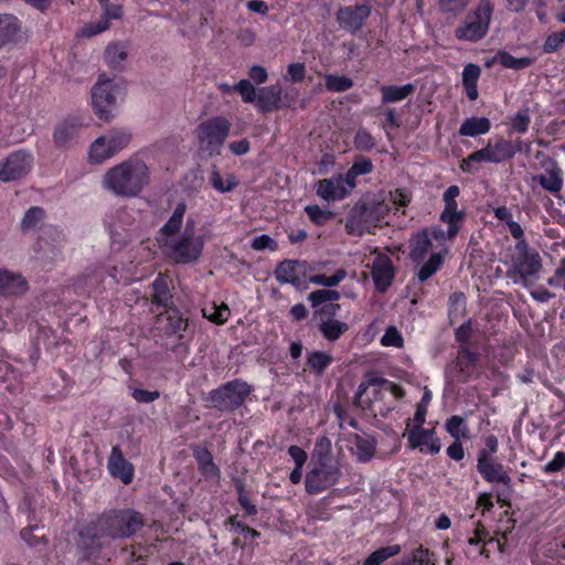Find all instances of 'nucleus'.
I'll return each instance as SVG.
<instances>
[{
    "label": "nucleus",
    "instance_id": "49530a36",
    "mask_svg": "<svg viewBox=\"0 0 565 565\" xmlns=\"http://www.w3.org/2000/svg\"><path fill=\"white\" fill-rule=\"evenodd\" d=\"M44 218V211L41 207H30L21 221V228L23 232H31L36 230Z\"/></svg>",
    "mask_w": 565,
    "mask_h": 565
},
{
    "label": "nucleus",
    "instance_id": "79ce46f5",
    "mask_svg": "<svg viewBox=\"0 0 565 565\" xmlns=\"http://www.w3.org/2000/svg\"><path fill=\"white\" fill-rule=\"evenodd\" d=\"M478 360V354L469 351L468 349H461L457 356V366L460 370L458 380L466 382L470 375L469 369L472 367Z\"/></svg>",
    "mask_w": 565,
    "mask_h": 565
},
{
    "label": "nucleus",
    "instance_id": "c85d7f7f",
    "mask_svg": "<svg viewBox=\"0 0 565 565\" xmlns=\"http://www.w3.org/2000/svg\"><path fill=\"white\" fill-rule=\"evenodd\" d=\"M26 290L24 278L12 270L0 269V295H20Z\"/></svg>",
    "mask_w": 565,
    "mask_h": 565
},
{
    "label": "nucleus",
    "instance_id": "393cba45",
    "mask_svg": "<svg viewBox=\"0 0 565 565\" xmlns=\"http://www.w3.org/2000/svg\"><path fill=\"white\" fill-rule=\"evenodd\" d=\"M489 546H495L500 550V543L493 539L487 540V532L482 526H478L475 530L473 536L468 539V548L466 554L469 557H476L478 555L489 557Z\"/></svg>",
    "mask_w": 565,
    "mask_h": 565
},
{
    "label": "nucleus",
    "instance_id": "412c9836",
    "mask_svg": "<svg viewBox=\"0 0 565 565\" xmlns=\"http://www.w3.org/2000/svg\"><path fill=\"white\" fill-rule=\"evenodd\" d=\"M107 468L111 477L119 479L124 484L134 480V466L125 459L119 446H114L108 458Z\"/></svg>",
    "mask_w": 565,
    "mask_h": 565
},
{
    "label": "nucleus",
    "instance_id": "b1692460",
    "mask_svg": "<svg viewBox=\"0 0 565 565\" xmlns=\"http://www.w3.org/2000/svg\"><path fill=\"white\" fill-rule=\"evenodd\" d=\"M317 194L328 202L341 201L349 195L343 188L341 174L320 180L317 184Z\"/></svg>",
    "mask_w": 565,
    "mask_h": 565
},
{
    "label": "nucleus",
    "instance_id": "338daca9",
    "mask_svg": "<svg viewBox=\"0 0 565 565\" xmlns=\"http://www.w3.org/2000/svg\"><path fill=\"white\" fill-rule=\"evenodd\" d=\"M288 455L294 460L296 467H303L308 459L307 452L299 446L292 445L288 448Z\"/></svg>",
    "mask_w": 565,
    "mask_h": 565
},
{
    "label": "nucleus",
    "instance_id": "603ef678",
    "mask_svg": "<svg viewBox=\"0 0 565 565\" xmlns=\"http://www.w3.org/2000/svg\"><path fill=\"white\" fill-rule=\"evenodd\" d=\"M340 299V292L332 289H319L312 291L308 296V300L311 302L312 307H318L326 302H332Z\"/></svg>",
    "mask_w": 565,
    "mask_h": 565
},
{
    "label": "nucleus",
    "instance_id": "7c9ffc66",
    "mask_svg": "<svg viewBox=\"0 0 565 565\" xmlns=\"http://www.w3.org/2000/svg\"><path fill=\"white\" fill-rule=\"evenodd\" d=\"M193 456L195 460L198 461L199 469L201 473L212 480H218L220 479V469L216 467V465L213 461L212 454L210 450L205 447L196 446L193 449Z\"/></svg>",
    "mask_w": 565,
    "mask_h": 565
},
{
    "label": "nucleus",
    "instance_id": "864d4df0",
    "mask_svg": "<svg viewBox=\"0 0 565 565\" xmlns=\"http://www.w3.org/2000/svg\"><path fill=\"white\" fill-rule=\"evenodd\" d=\"M305 211L310 221L319 226L327 224L333 217V213L331 211L322 210L318 205H308Z\"/></svg>",
    "mask_w": 565,
    "mask_h": 565
},
{
    "label": "nucleus",
    "instance_id": "4d7b16f0",
    "mask_svg": "<svg viewBox=\"0 0 565 565\" xmlns=\"http://www.w3.org/2000/svg\"><path fill=\"white\" fill-rule=\"evenodd\" d=\"M354 146L361 151H369L375 147V140L367 130L359 129L354 137Z\"/></svg>",
    "mask_w": 565,
    "mask_h": 565
},
{
    "label": "nucleus",
    "instance_id": "8fccbe9b",
    "mask_svg": "<svg viewBox=\"0 0 565 565\" xmlns=\"http://www.w3.org/2000/svg\"><path fill=\"white\" fill-rule=\"evenodd\" d=\"M324 79L326 88L330 92L341 93L353 86V81L344 75L328 74Z\"/></svg>",
    "mask_w": 565,
    "mask_h": 565
},
{
    "label": "nucleus",
    "instance_id": "6e6552de",
    "mask_svg": "<svg viewBox=\"0 0 565 565\" xmlns=\"http://www.w3.org/2000/svg\"><path fill=\"white\" fill-rule=\"evenodd\" d=\"M493 11L494 6L491 0L479 1L456 28V39L471 43L482 40L488 34Z\"/></svg>",
    "mask_w": 565,
    "mask_h": 565
},
{
    "label": "nucleus",
    "instance_id": "9b49d317",
    "mask_svg": "<svg viewBox=\"0 0 565 565\" xmlns=\"http://www.w3.org/2000/svg\"><path fill=\"white\" fill-rule=\"evenodd\" d=\"M391 210L392 206L385 202H377L363 206L361 210H353L348 218L345 228L350 234L363 235L370 232L376 223L381 222Z\"/></svg>",
    "mask_w": 565,
    "mask_h": 565
},
{
    "label": "nucleus",
    "instance_id": "5fc2aeb1",
    "mask_svg": "<svg viewBox=\"0 0 565 565\" xmlns=\"http://www.w3.org/2000/svg\"><path fill=\"white\" fill-rule=\"evenodd\" d=\"M235 92L239 93L243 102L245 103H255L257 99V94L255 87L252 85L248 79H241L238 83L234 85Z\"/></svg>",
    "mask_w": 565,
    "mask_h": 565
},
{
    "label": "nucleus",
    "instance_id": "a18cd8bd",
    "mask_svg": "<svg viewBox=\"0 0 565 565\" xmlns=\"http://www.w3.org/2000/svg\"><path fill=\"white\" fill-rule=\"evenodd\" d=\"M210 182L212 186L221 193L230 192L237 185L234 175L226 174L223 177L216 169L212 170Z\"/></svg>",
    "mask_w": 565,
    "mask_h": 565
},
{
    "label": "nucleus",
    "instance_id": "bb28decb",
    "mask_svg": "<svg viewBox=\"0 0 565 565\" xmlns=\"http://www.w3.org/2000/svg\"><path fill=\"white\" fill-rule=\"evenodd\" d=\"M369 390H372V393L374 395L377 394L379 392H385V393H390L395 398H399L403 396V390L395 383L387 381L385 379H373V380H370L367 385L362 383L359 386L356 399L362 407H365V405H364L365 403L362 399L363 394Z\"/></svg>",
    "mask_w": 565,
    "mask_h": 565
},
{
    "label": "nucleus",
    "instance_id": "ddd939ff",
    "mask_svg": "<svg viewBox=\"0 0 565 565\" xmlns=\"http://www.w3.org/2000/svg\"><path fill=\"white\" fill-rule=\"evenodd\" d=\"M250 386L242 381L234 380L211 393V399L223 409H236L242 406L250 393Z\"/></svg>",
    "mask_w": 565,
    "mask_h": 565
},
{
    "label": "nucleus",
    "instance_id": "c9c22d12",
    "mask_svg": "<svg viewBox=\"0 0 565 565\" xmlns=\"http://www.w3.org/2000/svg\"><path fill=\"white\" fill-rule=\"evenodd\" d=\"M382 103H397L404 100L415 92V86L411 83L395 86V85H383L381 88Z\"/></svg>",
    "mask_w": 565,
    "mask_h": 565
},
{
    "label": "nucleus",
    "instance_id": "a19ab883",
    "mask_svg": "<svg viewBox=\"0 0 565 565\" xmlns=\"http://www.w3.org/2000/svg\"><path fill=\"white\" fill-rule=\"evenodd\" d=\"M447 433L455 439H468L470 437V430L467 422L458 415L449 417L445 423Z\"/></svg>",
    "mask_w": 565,
    "mask_h": 565
},
{
    "label": "nucleus",
    "instance_id": "cd10ccee",
    "mask_svg": "<svg viewBox=\"0 0 565 565\" xmlns=\"http://www.w3.org/2000/svg\"><path fill=\"white\" fill-rule=\"evenodd\" d=\"M533 183H539L544 190L550 193L557 194L563 188V172L562 169L552 164L545 170V173L533 175Z\"/></svg>",
    "mask_w": 565,
    "mask_h": 565
},
{
    "label": "nucleus",
    "instance_id": "0e129e2a",
    "mask_svg": "<svg viewBox=\"0 0 565 565\" xmlns=\"http://www.w3.org/2000/svg\"><path fill=\"white\" fill-rule=\"evenodd\" d=\"M160 396L158 391H147L141 388H136L132 392V397L138 403H151L158 399Z\"/></svg>",
    "mask_w": 565,
    "mask_h": 565
},
{
    "label": "nucleus",
    "instance_id": "58836bf2",
    "mask_svg": "<svg viewBox=\"0 0 565 565\" xmlns=\"http://www.w3.org/2000/svg\"><path fill=\"white\" fill-rule=\"evenodd\" d=\"M348 330V323L332 318L322 320L319 323V331L321 332L324 339L331 342L337 341Z\"/></svg>",
    "mask_w": 565,
    "mask_h": 565
},
{
    "label": "nucleus",
    "instance_id": "4c0bfd02",
    "mask_svg": "<svg viewBox=\"0 0 565 565\" xmlns=\"http://www.w3.org/2000/svg\"><path fill=\"white\" fill-rule=\"evenodd\" d=\"M535 62L532 57H514L505 51H499L491 63H499L504 68L521 71L530 67Z\"/></svg>",
    "mask_w": 565,
    "mask_h": 565
},
{
    "label": "nucleus",
    "instance_id": "2eb2a0df",
    "mask_svg": "<svg viewBox=\"0 0 565 565\" xmlns=\"http://www.w3.org/2000/svg\"><path fill=\"white\" fill-rule=\"evenodd\" d=\"M511 267L522 278L536 275L542 265L537 252L532 250L526 241L516 242L515 254L512 256Z\"/></svg>",
    "mask_w": 565,
    "mask_h": 565
},
{
    "label": "nucleus",
    "instance_id": "9d476101",
    "mask_svg": "<svg viewBox=\"0 0 565 565\" xmlns=\"http://www.w3.org/2000/svg\"><path fill=\"white\" fill-rule=\"evenodd\" d=\"M130 141L131 132L128 129L114 128L92 142L88 161L92 164H102L126 149Z\"/></svg>",
    "mask_w": 565,
    "mask_h": 565
},
{
    "label": "nucleus",
    "instance_id": "473e14b6",
    "mask_svg": "<svg viewBox=\"0 0 565 565\" xmlns=\"http://www.w3.org/2000/svg\"><path fill=\"white\" fill-rule=\"evenodd\" d=\"M375 448L376 441L373 437L355 435L353 456L358 461L369 462L374 457Z\"/></svg>",
    "mask_w": 565,
    "mask_h": 565
},
{
    "label": "nucleus",
    "instance_id": "39448f33",
    "mask_svg": "<svg viewBox=\"0 0 565 565\" xmlns=\"http://www.w3.org/2000/svg\"><path fill=\"white\" fill-rule=\"evenodd\" d=\"M126 86L121 79L109 78L105 74L99 75L97 83L92 88V106L95 115L109 121L124 100Z\"/></svg>",
    "mask_w": 565,
    "mask_h": 565
},
{
    "label": "nucleus",
    "instance_id": "3c124183",
    "mask_svg": "<svg viewBox=\"0 0 565 565\" xmlns=\"http://www.w3.org/2000/svg\"><path fill=\"white\" fill-rule=\"evenodd\" d=\"M530 124L531 116L529 108L521 109L511 118L509 134L518 132L524 135L529 130Z\"/></svg>",
    "mask_w": 565,
    "mask_h": 565
},
{
    "label": "nucleus",
    "instance_id": "1a4fd4ad",
    "mask_svg": "<svg viewBox=\"0 0 565 565\" xmlns=\"http://www.w3.org/2000/svg\"><path fill=\"white\" fill-rule=\"evenodd\" d=\"M341 476L339 462L328 454H319L306 476V491L309 494H318L337 484Z\"/></svg>",
    "mask_w": 565,
    "mask_h": 565
},
{
    "label": "nucleus",
    "instance_id": "c756f323",
    "mask_svg": "<svg viewBox=\"0 0 565 565\" xmlns=\"http://www.w3.org/2000/svg\"><path fill=\"white\" fill-rule=\"evenodd\" d=\"M83 128L78 118H67L62 121L54 131V141L58 147H65L72 142Z\"/></svg>",
    "mask_w": 565,
    "mask_h": 565
},
{
    "label": "nucleus",
    "instance_id": "f257e3e1",
    "mask_svg": "<svg viewBox=\"0 0 565 565\" xmlns=\"http://www.w3.org/2000/svg\"><path fill=\"white\" fill-rule=\"evenodd\" d=\"M185 209V204H178L157 237L163 254L175 264L196 262L204 247V238L193 220H188L182 227Z\"/></svg>",
    "mask_w": 565,
    "mask_h": 565
},
{
    "label": "nucleus",
    "instance_id": "72a5a7b5",
    "mask_svg": "<svg viewBox=\"0 0 565 565\" xmlns=\"http://www.w3.org/2000/svg\"><path fill=\"white\" fill-rule=\"evenodd\" d=\"M20 22L12 14H0V47L14 41L20 32Z\"/></svg>",
    "mask_w": 565,
    "mask_h": 565
},
{
    "label": "nucleus",
    "instance_id": "423d86ee",
    "mask_svg": "<svg viewBox=\"0 0 565 565\" xmlns=\"http://www.w3.org/2000/svg\"><path fill=\"white\" fill-rule=\"evenodd\" d=\"M231 122L224 116H212L201 121L195 129L198 150L207 157L218 156L230 136Z\"/></svg>",
    "mask_w": 565,
    "mask_h": 565
},
{
    "label": "nucleus",
    "instance_id": "0eeeda50",
    "mask_svg": "<svg viewBox=\"0 0 565 565\" xmlns=\"http://www.w3.org/2000/svg\"><path fill=\"white\" fill-rule=\"evenodd\" d=\"M522 150L521 141H511L498 138L493 143L488 145L462 159L460 169L463 172L473 173L478 170L477 164L481 162L502 163L511 160L518 152Z\"/></svg>",
    "mask_w": 565,
    "mask_h": 565
},
{
    "label": "nucleus",
    "instance_id": "de8ad7c7",
    "mask_svg": "<svg viewBox=\"0 0 565 565\" xmlns=\"http://www.w3.org/2000/svg\"><path fill=\"white\" fill-rule=\"evenodd\" d=\"M152 299L159 306H167L170 299L167 279L162 276L156 278L152 282Z\"/></svg>",
    "mask_w": 565,
    "mask_h": 565
},
{
    "label": "nucleus",
    "instance_id": "052dcab7",
    "mask_svg": "<svg viewBox=\"0 0 565 565\" xmlns=\"http://www.w3.org/2000/svg\"><path fill=\"white\" fill-rule=\"evenodd\" d=\"M305 75H306V65L303 63H300V62L291 63L287 67V74L284 77V79L298 83L305 78Z\"/></svg>",
    "mask_w": 565,
    "mask_h": 565
},
{
    "label": "nucleus",
    "instance_id": "f8f14e48",
    "mask_svg": "<svg viewBox=\"0 0 565 565\" xmlns=\"http://www.w3.org/2000/svg\"><path fill=\"white\" fill-rule=\"evenodd\" d=\"M298 93L288 90L282 93L279 84L262 87L258 90L256 107L262 113H270L280 108H290L295 105Z\"/></svg>",
    "mask_w": 565,
    "mask_h": 565
},
{
    "label": "nucleus",
    "instance_id": "2f4dec72",
    "mask_svg": "<svg viewBox=\"0 0 565 565\" xmlns=\"http://www.w3.org/2000/svg\"><path fill=\"white\" fill-rule=\"evenodd\" d=\"M491 122L487 117H469L459 128V135L463 137H477L490 131Z\"/></svg>",
    "mask_w": 565,
    "mask_h": 565
},
{
    "label": "nucleus",
    "instance_id": "f3484780",
    "mask_svg": "<svg viewBox=\"0 0 565 565\" xmlns=\"http://www.w3.org/2000/svg\"><path fill=\"white\" fill-rule=\"evenodd\" d=\"M65 235L54 226L45 227L34 246L35 253L43 259H56L64 246Z\"/></svg>",
    "mask_w": 565,
    "mask_h": 565
},
{
    "label": "nucleus",
    "instance_id": "f03ea898",
    "mask_svg": "<svg viewBox=\"0 0 565 565\" xmlns=\"http://www.w3.org/2000/svg\"><path fill=\"white\" fill-rule=\"evenodd\" d=\"M460 194L458 185H450L443 194L445 207L440 214V221L448 225L447 231L440 227L433 228V237L439 242L440 250L434 253L428 262L419 268L417 277L424 282L433 277L443 266L449 252L448 242H452L465 220V212L458 209L457 198Z\"/></svg>",
    "mask_w": 565,
    "mask_h": 565
},
{
    "label": "nucleus",
    "instance_id": "dca6fc26",
    "mask_svg": "<svg viewBox=\"0 0 565 565\" xmlns=\"http://www.w3.org/2000/svg\"><path fill=\"white\" fill-rule=\"evenodd\" d=\"M403 436H407L411 449H418L420 452H428L430 455H436L441 449L440 440L434 429L419 426L412 427V424L407 423Z\"/></svg>",
    "mask_w": 565,
    "mask_h": 565
},
{
    "label": "nucleus",
    "instance_id": "4468645a",
    "mask_svg": "<svg viewBox=\"0 0 565 565\" xmlns=\"http://www.w3.org/2000/svg\"><path fill=\"white\" fill-rule=\"evenodd\" d=\"M32 166L31 153L23 150L14 151L0 160V180L4 182L19 180L31 171Z\"/></svg>",
    "mask_w": 565,
    "mask_h": 565
},
{
    "label": "nucleus",
    "instance_id": "ea45409f",
    "mask_svg": "<svg viewBox=\"0 0 565 565\" xmlns=\"http://www.w3.org/2000/svg\"><path fill=\"white\" fill-rule=\"evenodd\" d=\"M333 358L322 351H312L307 356V367L310 372L317 375H322L323 372L330 366Z\"/></svg>",
    "mask_w": 565,
    "mask_h": 565
},
{
    "label": "nucleus",
    "instance_id": "13d9d810",
    "mask_svg": "<svg viewBox=\"0 0 565 565\" xmlns=\"http://www.w3.org/2000/svg\"><path fill=\"white\" fill-rule=\"evenodd\" d=\"M381 343L384 347L402 348L403 337L395 327H388L381 339Z\"/></svg>",
    "mask_w": 565,
    "mask_h": 565
},
{
    "label": "nucleus",
    "instance_id": "a878e982",
    "mask_svg": "<svg viewBox=\"0 0 565 565\" xmlns=\"http://www.w3.org/2000/svg\"><path fill=\"white\" fill-rule=\"evenodd\" d=\"M128 44L126 42H110L104 52L106 65L115 71H122L128 60Z\"/></svg>",
    "mask_w": 565,
    "mask_h": 565
},
{
    "label": "nucleus",
    "instance_id": "bf43d9fd",
    "mask_svg": "<svg viewBox=\"0 0 565 565\" xmlns=\"http://www.w3.org/2000/svg\"><path fill=\"white\" fill-rule=\"evenodd\" d=\"M469 3V0H438L439 9L444 13H459Z\"/></svg>",
    "mask_w": 565,
    "mask_h": 565
},
{
    "label": "nucleus",
    "instance_id": "c03bdc74",
    "mask_svg": "<svg viewBox=\"0 0 565 565\" xmlns=\"http://www.w3.org/2000/svg\"><path fill=\"white\" fill-rule=\"evenodd\" d=\"M345 277L347 270L343 268H339L331 276H327L324 274L312 275L309 277V281L317 286L331 288L338 286Z\"/></svg>",
    "mask_w": 565,
    "mask_h": 565
},
{
    "label": "nucleus",
    "instance_id": "774afa93",
    "mask_svg": "<svg viewBox=\"0 0 565 565\" xmlns=\"http://www.w3.org/2000/svg\"><path fill=\"white\" fill-rule=\"evenodd\" d=\"M403 565H434L429 558L427 552L418 551L416 552L412 559L407 561Z\"/></svg>",
    "mask_w": 565,
    "mask_h": 565
},
{
    "label": "nucleus",
    "instance_id": "6e6d98bb",
    "mask_svg": "<svg viewBox=\"0 0 565 565\" xmlns=\"http://www.w3.org/2000/svg\"><path fill=\"white\" fill-rule=\"evenodd\" d=\"M565 43V29L559 32H554L550 34L543 46L542 50L544 53H554L556 52L563 44Z\"/></svg>",
    "mask_w": 565,
    "mask_h": 565
},
{
    "label": "nucleus",
    "instance_id": "6ab92c4d",
    "mask_svg": "<svg viewBox=\"0 0 565 565\" xmlns=\"http://www.w3.org/2000/svg\"><path fill=\"white\" fill-rule=\"evenodd\" d=\"M409 247L411 259L418 265L426 264L434 253L440 250L439 242L433 237V230L417 233L412 238Z\"/></svg>",
    "mask_w": 565,
    "mask_h": 565
},
{
    "label": "nucleus",
    "instance_id": "e433bc0d",
    "mask_svg": "<svg viewBox=\"0 0 565 565\" xmlns=\"http://www.w3.org/2000/svg\"><path fill=\"white\" fill-rule=\"evenodd\" d=\"M300 263L298 260H284L275 269V278L280 284H291L296 287L299 286V278L297 269Z\"/></svg>",
    "mask_w": 565,
    "mask_h": 565
},
{
    "label": "nucleus",
    "instance_id": "5701e85b",
    "mask_svg": "<svg viewBox=\"0 0 565 565\" xmlns=\"http://www.w3.org/2000/svg\"><path fill=\"white\" fill-rule=\"evenodd\" d=\"M372 277L377 290L385 291L387 289L394 277V268L388 256L384 254L375 256L372 264Z\"/></svg>",
    "mask_w": 565,
    "mask_h": 565
},
{
    "label": "nucleus",
    "instance_id": "f704fd0d",
    "mask_svg": "<svg viewBox=\"0 0 565 565\" xmlns=\"http://www.w3.org/2000/svg\"><path fill=\"white\" fill-rule=\"evenodd\" d=\"M481 74V68L477 64H468L462 71V84L466 90V95L470 100L478 98L477 83Z\"/></svg>",
    "mask_w": 565,
    "mask_h": 565
},
{
    "label": "nucleus",
    "instance_id": "69168bd1",
    "mask_svg": "<svg viewBox=\"0 0 565 565\" xmlns=\"http://www.w3.org/2000/svg\"><path fill=\"white\" fill-rule=\"evenodd\" d=\"M167 319L171 321L170 331L173 333L180 332L185 329V321L180 317L175 310L167 311Z\"/></svg>",
    "mask_w": 565,
    "mask_h": 565
},
{
    "label": "nucleus",
    "instance_id": "37998d69",
    "mask_svg": "<svg viewBox=\"0 0 565 565\" xmlns=\"http://www.w3.org/2000/svg\"><path fill=\"white\" fill-rule=\"evenodd\" d=\"M203 316L212 322L222 324L227 321L230 317V308L225 305H216L212 302L202 309Z\"/></svg>",
    "mask_w": 565,
    "mask_h": 565
},
{
    "label": "nucleus",
    "instance_id": "7ed1b4c3",
    "mask_svg": "<svg viewBox=\"0 0 565 565\" xmlns=\"http://www.w3.org/2000/svg\"><path fill=\"white\" fill-rule=\"evenodd\" d=\"M149 166L138 156L110 167L102 178V188L116 198L131 199L140 195L149 185Z\"/></svg>",
    "mask_w": 565,
    "mask_h": 565
},
{
    "label": "nucleus",
    "instance_id": "a211bd4d",
    "mask_svg": "<svg viewBox=\"0 0 565 565\" xmlns=\"http://www.w3.org/2000/svg\"><path fill=\"white\" fill-rule=\"evenodd\" d=\"M477 470L482 478L490 483H502L511 487L512 479L505 471L502 463L497 462L487 450H480L478 454Z\"/></svg>",
    "mask_w": 565,
    "mask_h": 565
},
{
    "label": "nucleus",
    "instance_id": "09e8293b",
    "mask_svg": "<svg viewBox=\"0 0 565 565\" xmlns=\"http://www.w3.org/2000/svg\"><path fill=\"white\" fill-rule=\"evenodd\" d=\"M398 545H388L373 552L365 561L364 565H381L383 562L399 553Z\"/></svg>",
    "mask_w": 565,
    "mask_h": 565
},
{
    "label": "nucleus",
    "instance_id": "680f3d73",
    "mask_svg": "<svg viewBox=\"0 0 565 565\" xmlns=\"http://www.w3.org/2000/svg\"><path fill=\"white\" fill-rule=\"evenodd\" d=\"M565 467V452L564 451H557L553 459L550 460L544 467L543 472L551 475L554 472L561 471Z\"/></svg>",
    "mask_w": 565,
    "mask_h": 565
},
{
    "label": "nucleus",
    "instance_id": "20e7f679",
    "mask_svg": "<svg viewBox=\"0 0 565 565\" xmlns=\"http://www.w3.org/2000/svg\"><path fill=\"white\" fill-rule=\"evenodd\" d=\"M142 513L134 509H111L104 511L96 521L94 535L111 539H128L145 526Z\"/></svg>",
    "mask_w": 565,
    "mask_h": 565
},
{
    "label": "nucleus",
    "instance_id": "e2e57ef3",
    "mask_svg": "<svg viewBox=\"0 0 565 565\" xmlns=\"http://www.w3.org/2000/svg\"><path fill=\"white\" fill-rule=\"evenodd\" d=\"M127 217V212L125 210H117L115 212L114 217L107 220V226L111 236L119 235V230L121 226L117 224L118 222H122Z\"/></svg>",
    "mask_w": 565,
    "mask_h": 565
},
{
    "label": "nucleus",
    "instance_id": "aec40b11",
    "mask_svg": "<svg viewBox=\"0 0 565 565\" xmlns=\"http://www.w3.org/2000/svg\"><path fill=\"white\" fill-rule=\"evenodd\" d=\"M371 8L366 4L349 6L339 9L337 13V21L339 25L351 33L359 31L365 20L370 17Z\"/></svg>",
    "mask_w": 565,
    "mask_h": 565
},
{
    "label": "nucleus",
    "instance_id": "4be33fe9",
    "mask_svg": "<svg viewBox=\"0 0 565 565\" xmlns=\"http://www.w3.org/2000/svg\"><path fill=\"white\" fill-rule=\"evenodd\" d=\"M103 10L102 18L96 22L85 24L78 32L79 36L90 38L107 31L110 26L111 19H119L122 14L121 7L110 3Z\"/></svg>",
    "mask_w": 565,
    "mask_h": 565
}]
</instances>
